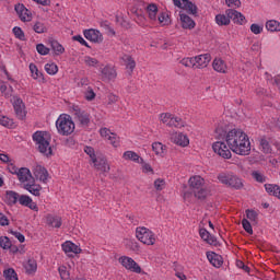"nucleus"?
I'll use <instances>...</instances> for the list:
<instances>
[{"label": "nucleus", "instance_id": "nucleus-1", "mask_svg": "<svg viewBox=\"0 0 280 280\" xmlns=\"http://www.w3.org/2000/svg\"><path fill=\"white\" fill-rule=\"evenodd\" d=\"M215 139L218 141L212 144V149L222 159H231V150L240 156L250 154V140L242 129H229L224 125H219L215 129Z\"/></svg>", "mask_w": 280, "mask_h": 280}, {"label": "nucleus", "instance_id": "nucleus-2", "mask_svg": "<svg viewBox=\"0 0 280 280\" xmlns=\"http://www.w3.org/2000/svg\"><path fill=\"white\" fill-rule=\"evenodd\" d=\"M225 14H218L215 15V23L219 25H231V20L234 23H237V25H244V22L246 21V16L242 14V12L235 10V9H228L225 11Z\"/></svg>", "mask_w": 280, "mask_h": 280}, {"label": "nucleus", "instance_id": "nucleus-3", "mask_svg": "<svg viewBox=\"0 0 280 280\" xmlns=\"http://www.w3.org/2000/svg\"><path fill=\"white\" fill-rule=\"evenodd\" d=\"M188 185L197 200H206L207 196H209V190L205 187V178L201 176L196 175L190 177Z\"/></svg>", "mask_w": 280, "mask_h": 280}, {"label": "nucleus", "instance_id": "nucleus-4", "mask_svg": "<svg viewBox=\"0 0 280 280\" xmlns=\"http://www.w3.org/2000/svg\"><path fill=\"white\" fill-rule=\"evenodd\" d=\"M45 135L47 132L45 131H36L33 135V141L36 142V145H38V151L40 154H45V156H51L54 154L51 147H49V141L46 140Z\"/></svg>", "mask_w": 280, "mask_h": 280}, {"label": "nucleus", "instance_id": "nucleus-5", "mask_svg": "<svg viewBox=\"0 0 280 280\" xmlns=\"http://www.w3.org/2000/svg\"><path fill=\"white\" fill-rule=\"evenodd\" d=\"M218 180H220L222 185L232 187V189H244V180L236 175L221 173L218 175Z\"/></svg>", "mask_w": 280, "mask_h": 280}, {"label": "nucleus", "instance_id": "nucleus-6", "mask_svg": "<svg viewBox=\"0 0 280 280\" xmlns=\"http://www.w3.org/2000/svg\"><path fill=\"white\" fill-rule=\"evenodd\" d=\"M59 135L68 137L75 130V124L71 120V116H60L56 122Z\"/></svg>", "mask_w": 280, "mask_h": 280}, {"label": "nucleus", "instance_id": "nucleus-7", "mask_svg": "<svg viewBox=\"0 0 280 280\" xmlns=\"http://www.w3.org/2000/svg\"><path fill=\"white\" fill-rule=\"evenodd\" d=\"M136 237L142 244H147V246H154V244H156L154 232L145 226H139L136 229Z\"/></svg>", "mask_w": 280, "mask_h": 280}, {"label": "nucleus", "instance_id": "nucleus-8", "mask_svg": "<svg viewBox=\"0 0 280 280\" xmlns=\"http://www.w3.org/2000/svg\"><path fill=\"white\" fill-rule=\"evenodd\" d=\"M176 8L180 10H186L187 14H192V16H198V5L189 0H173Z\"/></svg>", "mask_w": 280, "mask_h": 280}, {"label": "nucleus", "instance_id": "nucleus-9", "mask_svg": "<svg viewBox=\"0 0 280 280\" xmlns=\"http://www.w3.org/2000/svg\"><path fill=\"white\" fill-rule=\"evenodd\" d=\"M119 262L121 264V266H124V268H126V270H130V272L141 275V266H139V264H137L135 259L127 256H122L119 258Z\"/></svg>", "mask_w": 280, "mask_h": 280}, {"label": "nucleus", "instance_id": "nucleus-10", "mask_svg": "<svg viewBox=\"0 0 280 280\" xmlns=\"http://www.w3.org/2000/svg\"><path fill=\"white\" fill-rule=\"evenodd\" d=\"M13 108H14V113H15V116L18 117V119L23 121L26 117L25 104L23 103V100H21L19 97L14 98Z\"/></svg>", "mask_w": 280, "mask_h": 280}, {"label": "nucleus", "instance_id": "nucleus-11", "mask_svg": "<svg viewBox=\"0 0 280 280\" xmlns=\"http://www.w3.org/2000/svg\"><path fill=\"white\" fill-rule=\"evenodd\" d=\"M14 10L19 15V19L24 23L27 21H32V12H30L27 8H25V4L18 3L15 4Z\"/></svg>", "mask_w": 280, "mask_h": 280}, {"label": "nucleus", "instance_id": "nucleus-12", "mask_svg": "<svg viewBox=\"0 0 280 280\" xmlns=\"http://www.w3.org/2000/svg\"><path fill=\"white\" fill-rule=\"evenodd\" d=\"M92 163L94 164L95 170H97L98 172H110V165H108V162L104 156H97L96 159L92 160Z\"/></svg>", "mask_w": 280, "mask_h": 280}, {"label": "nucleus", "instance_id": "nucleus-13", "mask_svg": "<svg viewBox=\"0 0 280 280\" xmlns=\"http://www.w3.org/2000/svg\"><path fill=\"white\" fill-rule=\"evenodd\" d=\"M171 141L180 148H187L189 145V138L183 132H175L171 136Z\"/></svg>", "mask_w": 280, "mask_h": 280}, {"label": "nucleus", "instance_id": "nucleus-14", "mask_svg": "<svg viewBox=\"0 0 280 280\" xmlns=\"http://www.w3.org/2000/svg\"><path fill=\"white\" fill-rule=\"evenodd\" d=\"M83 34L85 38L88 40H91L92 43H102V40H104L102 33H100V31L94 28L85 30Z\"/></svg>", "mask_w": 280, "mask_h": 280}, {"label": "nucleus", "instance_id": "nucleus-15", "mask_svg": "<svg viewBox=\"0 0 280 280\" xmlns=\"http://www.w3.org/2000/svg\"><path fill=\"white\" fill-rule=\"evenodd\" d=\"M199 235L203 242L210 244V246H219L218 238H215L207 229H199Z\"/></svg>", "mask_w": 280, "mask_h": 280}, {"label": "nucleus", "instance_id": "nucleus-16", "mask_svg": "<svg viewBox=\"0 0 280 280\" xmlns=\"http://www.w3.org/2000/svg\"><path fill=\"white\" fill-rule=\"evenodd\" d=\"M18 180L21 183H32L34 180V176H32V171L27 167H21L18 172Z\"/></svg>", "mask_w": 280, "mask_h": 280}, {"label": "nucleus", "instance_id": "nucleus-17", "mask_svg": "<svg viewBox=\"0 0 280 280\" xmlns=\"http://www.w3.org/2000/svg\"><path fill=\"white\" fill-rule=\"evenodd\" d=\"M211 62V55L203 54L195 57V68L196 69H205Z\"/></svg>", "mask_w": 280, "mask_h": 280}, {"label": "nucleus", "instance_id": "nucleus-18", "mask_svg": "<svg viewBox=\"0 0 280 280\" xmlns=\"http://www.w3.org/2000/svg\"><path fill=\"white\" fill-rule=\"evenodd\" d=\"M23 188L26 189V191H28L33 196H40L43 186L36 184L35 179H32L30 183L24 184Z\"/></svg>", "mask_w": 280, "mask_h": 280}, {"label": "nucleus", "instance_id": "nucleus-19", "mask_svg": "<svg viewBox=\"0 0 280 280\" xmlns=\"http://www.w3.org/2000/svg\"><path fill=\"white\" fill-rule=\"evenodd\" d=\"M100 132H101V137H105V139H108V141H110V143H112V145H114V148L119 147V140L117 139V135L110 132V129L102 128L100 130Z\"/></svg>", "mask_w": 280, "mask_h": 280}, {"label": "nucleus", "instance_id": "nucleus-20", "mask_svg": "<svg viewBox=\"0 0 280 280\" xmlns=\"http://www.w3.org/2000/svg\"><path fill=\"white\" fill-rule=\"evenodd\" d=\"M19 202L22 207H28L32 211H38V206L27 195H20Z\"/></svg>", "mask_w": 280, "mask_h": 280}, {"label": "nucleus", "instance_id": "nucleus-21", "mask_svg": "<svg viewBox=\"0 0 280 280\" xmlns=\"http://www.w3.org/2000/svg\"><path fill=\"white\" fill-rule=\"evenodd\" d=\"M61 246L66 255H69V253H73L74 255H80L82 253V249L71 241L65 242Z\"/></svg>", "mask_w": 280, "mask_h": 280}, {"label": "nucleus", "instance_id": "nucleus-22", "mask_svg": "<svg viewBox=\"0 0 280 280\" xmlns=\"http://www.w3.org/2000/svg\"><path fill=\"white\" fill-rule=\"evenodd\" d=\"M179 19L183 30H194V27H196V22L189 15L179 12Z\"/></svg>", "mask_w": 280, "mask_h": 280}, {"label": "nucleus", "instance_id": "nucleus-23", "mask_svg": "<svg viewBox=\"0 0 280 280\" xmlns=\"http://www.w3.org/2000/svg\"><path fill=\"white\" fill-rule=\"evenodd\" d=\"M21 195L14 190H7L5 191V199L4 202L8 205V207H14L16 202H19V198Z\"/></svg>", "mask_w": 280, "mask_h": 280}, {"label": "nucleus", "instance_id": "nucleus-24", "mask_svg": "<svg viewBox=\"0 0 280 280\" xmlns=\"http://www.w3.org/2000/svg\"><path fill=\"white\" fill-rule=\"evenodd\" d=\"M74 115L81 126H88L89 124H91V117L89 113L82 109H75Z\"/></svg>", "mask_w": 280, "mask_h": 280}, {"label": "nucleus", "instance_id": "nucleus-25", "mask_svg": "<svg viewBox=\"0 0 280 280\" xmlns=\"http://www.w3.org/2000/svg\"><path fill=\"white\" fill-rule=\"evenodd\" d=\"M46 224L52 229H60L62 226V218L54 214H47Z\"/></svg>", "mask_w": 280, "mask_h": 280}, {"label": "nucleus", "instance_id": "nucleus-26", "mask_svg": "<svg viewBox=\"0 0 280 280\" xmlns=\"http://www.w3.org/2000/svg\"><path fill=\"white\" fill-rule=\"evenodd\" d=\"M101 73L103 80H115V78H117V70L110 66H105Z\"/></svg>", "mask_w": 280, "mask_h": 280}, {"label": "nucleus", "instance_id": "nucleus-27", "mask_svg": "<svg viewBox=\"0 0 280 280\" xmlns=\"http://www.w3.org/2000/svg\"><path fill=\"white\" fill-rule=\"evenodd\" d=\"M207 259L208 261H210V264H212V266H214V268H220V266L224 264V261L222 260V256L213 252L207 253Z\"/></svg>", "mask_w": 280, "mask_h": 280}, {"label": "nucleus", "instance_id": "nucleus-28", "mask_svg": "<svg viewBox=\"0 0 280 280\" xmlns=\"http://www.w3.org/2000/svg\"><path fill=\"white\" fill-rule=\"evenodd\" d=\"M35 178L40 180L42 183H47V178H49V173L46 167L37 166L34 172Z\"/></svg>", "mask_w": 280, "mask_h": 280}, {"label": "nucleus", "instance_id": "nucleus-29", "mask_svg": "<svg viewBox=\"0 0 280 280\" xmlns=\"http://www.w3.org/2000/svg\"><path fill=\"white\" fill-rule=\"evenodd\" d=\"M122 159L125 161H133V163H143V158L139 156L135 151H126Z\"/></svg>", "mask_w": 280, "mask_h": 280}, {"label": "nucleus", "instance_id": "nucleus-30", "mask_svg": "<svg viewBox=\"0 0 280 280\" xmlns=\"http://www.w3.org/2000/svg\"><path fill=\"white\" fill-rule=\"evenodd\" d=\"M265 189L269 196H276L280 200V187L275 184H265Z\"/></svg>", "mask_w": 280, "mask_h": 280}, {"label": "nucleus", "instance_id": "nucleus-31", "mask_svg": "<svg viewBox=\"0 0 280 280\" xmlns=\"http://www.w3.org/2000/svg\"><path fill=\"white\" fill-rule=\"evenodd\" d=\"M259 148L264 154H270L272 152V147L270 145V141L266 137H261L259 139Z\"/></svg>", "mask_w": 280, "mask_h": 280}, {"label": "nucleus", "instance_id": "nucleus-32", "mask_svg": "<svg viewBox=\"0 0 280 280\" xmlns=\"http://www.w3.org/2000/svg\"><path fill=\"white\" fill-rule=\"evenodd\" d=\"M122 60L126 65V68L129 69V75H132V72L135 71V67H137V62L130 55L122 56Z\"/></svg>", "mask_w": 280, "mask_h": 280}, {"label": "nucleus", "instance_id": "nucleus-33", "mask_svg": "<svg viewBox=\"0 0 280 280\" xmlns=\"http://www.w3.org/2000/svg\"><path fill=\"white\" fill-rule=\"evenodd\" d=\"M212 67L214 71H218V73H226V62L222 59H214Z\"/></svg>", "mask_w": 280, "mask_h": 280}, {"label": "nucleus", "instance_id": "nucleus-34", "mask_svg": "<svg viewBox=\"0 0 280 280\" xmlns=\"http://www.w3.org/2000/svg\"><path fill=\"white\" fill-rule=\"evenodd\" d=\"M147 12L151 21H156V14H159V7L154 3H151L147 7Z\"/></svg>", "mask_w": 280, "mask_h": 280}, {"label": "nucleus", "instance_id": "nucleus-35", "mask_svg": "<svg viewBox=\"0 0 280 280\" xmlns=\"http://www.w3.org/2000/svg\"><path fill=\"white\" fill-rule=\"evenodd\" d=\"M50 47L52 51H55L56 56H60L65 51V47L56 39L50 40Z\"/></svg>", "mask_w": 280, "mask_h": 280}, {"label": "nucleus", "instance_id": "nucleus-36", "mask_svg": "<svg viewBox=\"0 0 280 280\" xmlns=\"http://www.w3.org/2000/svg\"><path fill=\"white\" fill-rule=\"evenodd\" d=\"M266 30L268 32H280V23L277 20H269L266 23Z\"/></svg>", "mask_w": 280, "mask_h": 280}, {"label": "nucleus", "instance_id": "nucleus-37", "mask_svg": "<svg viewBox=\"0 0 280 280\" xmlns=\"http://www.w3.org/2000/svg\"><path fill=\"white\" fill-rule=\"evenodd\" d=\"M3 277L5 280H19V275L14 268H9L3 270Z\"/></svg>", "mask_w": 280, "mask_h": 280}, {"label": "nucleus", "instance_id": "nucleus-38", "mask_svg": "<svg viewBox=\"0 0 280 280\" xmlns=\"http://www.w3.org/2000/svg\"><path fill=\"white\" fill-rule=\"evenodd\" d=\"M30 71L34 80H43V81L45 80V78H43V72L38 71V67H36V65L30 63Z\"/></svg>", "mask_w": 280, "mask_h": 280}, {"label": "nucleus", "instance_id": "nucleus-39", "mask_svg": "<svg viewBox=\"0 0 280 280\" xmlns=\"http://www.w3.org/2000/svg\"><path fill=\"white\" fill-rule=\"evenodd\" d=\"M167 126L170 127L174 126L175 128H183L185 127V122L180 117H171V119L167 122Z\"/></svg>", "mask_w": 280, "mask_h": 280}, {"label": "nucleus", "instance_id": "nucleus-40", "mask_svg": "<svg viewBox=\"0 0 280 280\" xmlns=\"http://www.w3.org/2000/svg\"><path fill=\"white\" fill-rule=\"evenodd\" d=\"M38 268V265L34 259H28L26 265H25V270L28 275H32L33 272H36Z\"/></svg>", "mask_w": 280, "mask_h": 280}, {"label": "nucleus", "instance_id": "nucleus-41", "mask_svg": "<svg viewBox=\"0 0 280 280\" xmlns=\"http://www.w3.org/2000/svg\"><path fill=\"white\" fill-rule=\"evenodd\" d=\"M11 246H12V242L10 241V237L0 236V248H3V250H9Z\"/></svg>", "mask_w": 280, "mask_h": 280}, {"label": "nucleus", "instance_id": "nucleus-42", "mask_svg": "<svg viewBox=\"0 0 280 280\" xmlns=\"http://www.w3.org/2000/svg\"><path fill=\"white\" fill-rule=\"evenodd\" d=\"M160 25H170L172 23V20H170V15L165 12L160 13L158 16Z\"/></svg>", "mask_w": 280, "mask_h": 280}, {"label": "nucleus", "instance_id": "nucleus-43", "mask_svg": "<svg viewBox=\"0 0 280 280\" xmlns=\"http://www.w3.org/2000/svg\"><path fill=\"white\" fill-rule=\"evenodd\" d=\"M0 126H4V128H14V120L7 116H0Z\"/></svg>", "mask_w": 280, "mask_h": 280}, {"label": "nucleus", "instance_id": "nucleus-44", "mask_svg": "<svg viewBox=\"0 0 280 280\" xmlns=\"http://www.w3.org/2000/svg\"><path fill=\"white\" fill-rule=\"evenodd\" d=\"M33 30L36 34H45L47 32V26H45L43 22H36L33 25Z\"/></svg>", "mask_w": 280, "mask_h": 280}, {"label": "nucleus", "instance_id": "nucleus-45", "mask_svg": "<svg viewBox=\"0 0 280 280\" xmlns=\"http://www.w3.org/2000/svg\"><path fill=\"white\" fill-rule=\"evenodd\" d=\"M45 71L48 75H56V73H58V66L56 63H46Z\"/></svg>", "mask_w": 280, "mask_h": 280}, {"label": "nucleus", "instance_id": "nucleus-46", "mask_svg": "<svg viewBox=\"0 0 280 280\" xmlns=\"http://www.w3.org/2000/svg\"><path fill=\"white\" fill-rule=\"evenodd\" d=\"M252 177L254 180H256V183H266V176L259 171H253Z\"/></svg>", "mask_w": 280, "mask_h": 280}, {"label": "nucleus", "instance_id": "nucleus-47", "mask_svg": "<svg viewBox=\"0 0 280 280\" xmlns=\"http://www.w3.org/2000/svg\"><path fill=\"white\" fill-rule=\"evenodd\" d=\"M165 145H163V143L161 142H154L152 144V150L153 152H155V154H163L165 152Z\"/></svg>", "mask_w": 280, "mask_h": 280}, {"label": "nucleus", "instance_id": "nucleus-48", "mask_svg": "<svg viewBox=\"0 0 280 280\" xmlns=\"http://www.w3.org/2000/svg\"><path fill=\"white\" fill-rule=\"evenodd\" d=\"M246 217L248 220H250V222H254L255 224H257V220L259 218V214L257 213V211L246 210Z\"/></svg>", "mask_w": 280, "mask_h": 280}, {"label": "nucleus", "instance_id": "nucleus-49", "mask_svg": "<svg viewBox=\"0 0 280 280\" xmlns=\"http://www.w3.org/2000/svg\"><path fill=\"white\" fill-rule=\"evenodd\" d=\"M13 34H14L15 38H19V40H25V33L23 32V30L21 27L14 26Z\"/></svg>", "mask_w": 280, "mask_h": 280}, {"label": "nucleus", "instance_id": "nucleus-50", "mask_svg": "<svg viewBox=\"0 0 280 280\" xmlns=\"http://www.w3.org/2000/svg\"><path fill=\"white\" fill-rule=\"evenodd\" d=\"M242 225L244 231H246V233H248L249 235H253V225L250 224V221L248 219H243Z\"/></svg>", "mask_w": 280, "mask_h": 280}, {"label": "nucleus", "instance_id": "nucleus-51", "mask_svg": "<svg viewBox=\"0 0 280 280\" xmlns=\"http://www.w3.org/2000/svg\"><path fill=\"white\" fill-rule=\"evenodd\" d=\"M180 65L184 67H196V59L195 57L184 58L180 60Z\"/></svg>", "mask_w": 280, "mask_h": 280}, {"label": "nucleus", "instance_id": "nucleus-52", "mask_svg": "<svg viewBox=\"0 0 280 280\" xmlns=\"http://www.w3.org/2000/svg\"><path fill=\"white\" fill-rule=\"evenodd\" d=\"M154 188L156 189V191H163V189L165 188V179L163 178L155 179Z\"/></svg>", "mask_w": 280, "mask_h": 280}, {"label": "nucleus", "instance_id": "nucleus-53", "mask_svg": "<svg viewBox=\"0 0 280 280\" xmlns=\"http://www.w3.org/2000/svg\"><path fill=\"white\" fill-rule=\"evenodd\" d=\"M37 54L40 56H47L49 54V48L44 46L43 44H37L36 46Z\"/></svg>", "mask_w": 280, "mask_h": 280}, {"label": "nucleus", "instance_id": "nucleus-54", "mask_svg": "<svg viewBox=\"0 0 280 280\" xmlns=\"http://www.w3.org/2000/svg\"><path fill=\"white\" fill-rule=\"evenodd\" d=\"M84 97L88 102H93V100H95V92L91 88H88L84 92Z\"/></svg>", "mask_w": 280, "mask_h": 280}, {"label": "nucleus", "instance_id": "nucleus-55", "mask_svg": "<svg viewBox=\"0 0 280 280\" xmlns=\"http://www.w3.org/2000/svg\"><path fill=\"white\" fill-rule=\"evenodd\" d=\"M58 270L62 280H69V271H67V268L65 266L59 267Z\"/></svg>", "mask_w": 280, "mask_h": 280}, {"label": "nucleus", "instance_id": "nucleus-56", "mask_svg": "<svg viewBox=\"0 0 280 280\" xmlns=\"http://www.w3.org/2000/svg\"><path fill=\"white\" fill-rule=\"evenodd\" d=\"M225 4L228 8H240L242 5V1L240 0H225Z\"/></svg>", "mask_w": 280, "mask_h": 280}, {"label": "nucleus", "instance_id": "nucleus-57", "mask_svg": "<svg viewBox=\"0 0 280 280\" xmlns=\"http://www.w3.org/2000/svg\"><path fill=\"white\" fill-rule=\"evenodd\" d=\"M141 165H142L143 174H148V173L154 174V168H152V166L150 164L143 162V163H141Z\"/></svg>", "mask_w": 280, "mask_h": 280}, {"label": "nucleus", "instance_id": "nucleus-58", "mask_svg": "<svg viewBox=\"0 0 280 280\" xmlns=\"http://www.w3.org/2000/svg\"><path fill=\"white\" fill-rule=\"evenodd\" d=\"M250 32L253 34H261V32H264V26H259V24H252Z\"/></svg>", "mask_w": 280, "mask_h": 280}, {"label": "nucleus", "instance_id": "nucleus-59", "mask_svg": "<svg viewBox=\"0 0 280 280\" xmlns=\"http://www.w3.org/2000/svg\"><path fill=\"white\" fill-rule=\"evenodd\" d=\"M73 40H77L78 43H80V45H83L84 47H88L89 49L91 48V46H89V43H86L84 40V37H82L81 35H75L72 37Z\"/></svg>", "mask_w": 280, "mask_h": 280}, {"label": "nucleus", "instance_id": "nucleus-60", "mask_svg": "<svg viewBox=\"0 0 280 280\" xmlns=\"http://www.w3.org/2000/svg\"><path fill=\"white\" fill-rule=\"evenodd\" d=\"M84 152H86L90 155L91 161L97 159V155H95V149H93L92 147H85Z\"/></svg>", "mask_w": 280, "mask_h": 280}, {"label": "nucleus", "instance_id": "nucleus-61", "mask_svg": "<svg viewBox=\"0 0 280 280\" xmlns=\"http://www.w3.org/2000/svg\"><path fill=\"white\" fill-rule=\"evenodd\" d=\"M84 62L88 65V67H95V65H97L100 61L93 57H85Z\"/></svg>", "mask_w": 280, "mask_h": 280}, {"label": "nucleus", "instance_id": "nucleus-62", "mask_svg": "<svg viewBox=\"0 0 280 280\" xmlns=\"http://www.w3.org/2000/svg\"><path fill=\"white\" fill-rule=\"evenodd\" d=\"M160 119H161V121H163V124H168L170 119H172V114L163 113L160 115Z\"/></svg>", "mask_w": 280, "mask_h": 280}, {"label": "nucleus", "instance_id": "nucleus-63", "mask_svg": "<svg viewBox=\"0 0 280 280\" xmlns=\"http://www.w3.org/2000/svg\"><path fill=\"white\" fill-rule=\"evenodd\" d=\"M127 246L130 248V250H133L135 253H137V250H139V243H137L135 241H129L127 243Z\"/></svg>", "mask_w": 280, "mask_h": 280}, {"label": "nucleus", "instance_id": "nucleus-64", "mask_svg": "<svg viewBox=\"0 0 280 280\" xmlns=\"http://www.w3.org/2000/svg\"><path fill=\"white\" fill-rule=\"evenodd\" d=\"M19 167H16V165H14L13 163L8 165V171L10 172V174H14L15 176H18L19 174Z\"/></svg>", "mask_w": 280, "mask_h": 280}]
</instances>
